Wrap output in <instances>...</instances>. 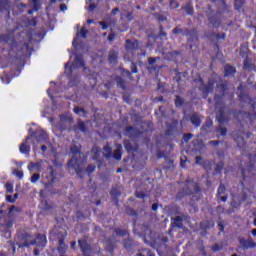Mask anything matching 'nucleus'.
Instances as JSON below:
<instances>
[{
  "mask_svg": "<svg viewBox=\"0 0 256 256\" xmlns=\"http://www.w3.org/2000/svg\"><path fill=\"white\" fill-rule=\"evenodd\" d=\"M0 43H5L6 45H9L10 57H13V53H15L14 59H17L18 61H21V59H23V57H25V55L29 53V42H25L24 44L16 43L13 32L1 35Z\"/></svg>",
  "mask_w": 256,
  "mask_h": 256,
  "instance_id": "1",
  "label": "nucleus"
},
{
  "mask_svg": "<svg viewBox=\"0 0 256 256\" xmlns=\"http://www.w3.org/2000/svg\"><path fill=\"white\" fill-rule=\"evenodd\" d=\"M185 197H190V205L192 207L195 201L201 200L203 194H201V187H199V184H197V182L187 181L185 186L180 189L176 194V201H181V199H185Z\"/></svg>",
  "mask_w": 256,
  "mask_h": 256,
  "instance_id": "2",
  "label": "nucleus"
},
{
  "mask_svg": "<svg viewBox=\"0 0 256 256\" xmlns=\"http://www.w3.org/2000/svg\"><path fill=\"white\" fill-rule=\"evenodd\" d=\"M72 158L68 161L69 169L75 171L76 175L83 179V153L81 152V145H72L70 147Z\"/></svg>",
  "mask_w": 256,
  "mask_h": 256,
  "instance_id": "3",
  "label": "nucleus"
},
{
  "mask_svg": "<svg viewBox=\"0 0 256 256\" xmlns=\"http://www.w3.org/2000/svg\"><path fill=\"white\" fill-rule=\"evenodd\" d=\"M85 62H83V55L76 54L74 59V64L69 66V62L65 64V74L69 77V85L70 87H75L80 81L79 75L73 77V71L77 69V67H83Z\"/></svg>",
  "mask_w": 256,
  "mask_h": 256,
  "instance_id": "4",
  "label": "nucleus"
},
{
  "mask_svg": "<svg viewBox=\"0 0 256 256\" xmlns=\"http://www.w3.org/2000/svg\"><path fill=\"white\" fill-rule=\"evenodd\" d=\"M251 195H253V190L251 188L243 187L242 192L239 195V201L232 199L230 206L232 209H239V207H241V203H245Z\"/></svg>",
  "mask_w": 256,
  "mask_h": 256,
  "instance_id": "5",
  "label": "nucleus"
},
{
  "mask_svg": "<svg viewBox=\"0 0 256 256\" xmlns=\"http://www.w3.org/2000/svg\"><path fill=\"white\" fill-rule=\"evenodd\" d=\"M124 136L128 137L132 141H139L141 137H145V132L139 130V128H135L133 126H127L124 129Z\"/></svg>",
  "mask_w": 256,
  "mask_h": 256,
  "instance_id": "6",
  "label": "nucleus"
},
{
  "mask_svg": "<svg viewBox=\"0 0 256 256\" xmlns=\"http://www.w3.org/2000/svg\"><path fill=\"white\" fill-rule=\"evenodd\" d=\"M58 239L57 251L59 255L67 253V245L65 244V238L67 237V230L61 229L56 233Z\"/></svg>",
  "mask_w": 256,
  "mask_h": 256,
  "instance_id": "7",
  "label": "nucleus"
},
{
  "mask_svg": "<svg viewBox=\"0 0 256 256\" xmlns=\"http://www.w3.org/2000/svg\"><path fill=\"white\" fill-rule=\"evenodd\" d=\"M196 83H200V85L198 86L199 91H201L202 93V97L203 99H207V97H209V93L213 92V81H208L207 84H205V82L203 81V78H199L198 80H194Z\"/></svg>",
  "mask_w": 256,
  "mask_h": 256,
  "instance_id": "8",
  "label": "nucleus"
},
{
  "mask_svg": "<svg viewBox=\"0 0 256 256\" xmlns=\"http://www.w3.org/2000/svg\"><path fill=\"white\" fill-rule=\"evenodd\" d=\"M238 243L242 251H249V249H255L256 247V242L253 241V238L239 237Z\"/></svg>",
  "mask_w": 256,
  "mask_h": 256,
  "instance_id": "9",
  "label": "nucleus"
},
{
  "mask_svg": "<svg viewBox=\"0 0 256 256\" xmlns=\"http://www.w3.org/2000/svg\"><path fill=\"white\" fill-rule=\"evenodd\" d=\"M234 117L237 118L238 121H241V117L244 121H250V123H253L255 121V114H251L249 112L245 111H238V112H232Z\"/></svg>",
  "mask_w": 256,
  "mask_h": 256,
  "instance_id": "10",
  "label": "nucleus"
},
{
  "mask_svg": "<svg viewBox=\"0 0 256 256\" xmlns=\"http://www.w3.org/2000/svg\"><path fill=\"white\" fill-rule=\"evenodd\" d=\"M122 245L124 247V249H126V251H128V253H133L135 251V249H137V241L133 240V238L128 237L125 238L122 241Z\"/></svg>",
  "mask_w": 256,
  "mask_h": 256,
  "instance_id": "11",
  "label": "nucleus"
},
{
  "mask_svg": "<svg viewBox=\"0 0 256 256\" xmlns=\"http://www.w3.org/2000/svg\"><path fill=\"white\" fill-rule=\"evenodd\" d=\"M233 140L235 141L237 147L240 149H245V138L243 137V132L241 131H234L232 133Z\"/></svg>",
  "mask_w": 256,
  "mask_h": 256,
  "instance_id": "12",
  "label": "nucleus"
},
{
  "mask_svg": "<svg viewBox=\"0 0 256 256\" xmlns=\"http://www.w3.org/2000/svg\"><path fill=\"white\" fill-rule=\"evenodd\" d=\"M213 227H215V222H213V220H204L200 223V235L202 237L207 236V231H209V229H213Z\"/></svg>",
  "mask_w": 256,
  "mask_h": 256,
  "instance_id": "13",
  "label": "nucleus"
},
{
  "mask_svg": "<svg viewBox=\"0 0 256 256\" xmlns=\"http://www.w3.org/2000/svg\"><path fill=\"white\" fill-rule=\"evenodd\" d=\"M78 246L81 249L83 256H91V245L85 239L78 240Z\"/></svg>",
  "mask_w": 256,
  "mask_h": 256,
  "instance_id": "14",
  "label": "nucleus"
},
{
  "mask_svg": "<svg viewBox=\"0 0 256 256\" xmlns=\"http://www.w3.org/2000/svg\"><path fill=\"white\" fill-rule=\"evenodd\" d=\"M30 245H36L37 247H41V249H44V247L47 246V236L44 234H38L36 236V239L32 240Z\"/></svg>",
  "mask_w": 256,
  "mask_h": 256,
  "instance_id": "15",
  "label": "nucleus"
},
{
  "mask_svg": "<svg viewBox=\"0 0 256 256\" xmlns=\"http://www.w3.org/2000/svg\"><path fill=\"white\" fill-rule=\"evenodd\" d=\"M239 101L241 103L251 105L253 109L255 108V99L251 98V96H249V94L245 93L244 91L240 92Z\"/></svg>",
  "mask_w": 256,
  "mask_h": 256,
  "instance_id": "16",
  "label": "nucleus"
},
{
  "mask_svg": "<svg viewBox=\"0 0 256 256\" xmlns=\"http://www.w3.org/2000/svg\"><path fill=\"white\" fill-rule=\"evenodd\" d=\"M33 137V134L30 136H27V138L25 139L24 142H22L20 144V153H22L23 155H29L30 151H31V146L28 143V141Z\"/></svg>",
  "mask_w": 256,
  "mask_h": 256,
  "instance_id": "17",
  "label": "nucleus"
},
{
  "mask_svg": "<svg viewBox=\"0 0 256 256\" xmlns=\"http://www.w3.org/2000/svg\"><path fill=\"white\" fill-rule=\"evenodd\" d=\"M182 36L188 37L189 42L195 41V39H197V30L195 29L189 30V28H184L182 32Z\"/></svg>",
  "mask_w": 256,
  "mask_h": 256,
  "instance_id": "18",
  "label": "nucleus"
},
{
  "mask_svg": "<svg viewBox=\"0 0 256 256\" xmlns=\"http://www.w3.org/2000/svg\"><path fill=\"white\" fill-rule=\"evenodd\" d=\"M216 121L219 123V125H224V123L229 122V118L225 116V108H220L217 115H216Z\"/></svg>",
  "mask_w": 256,
  "mask_h": 256,
  "instance_id": "19",
  "label": "nucleus"
},
{
  "mask_svg": "<svg viewBox=\"0 0 256 256\" xmlns=\"http://www.w3.org/2000/svg\"><path fill=\"white\" fill-rule=\"evenodd\" d=\"M190 123H192L193 127L198 129V127H201V115L199 113H193L189 118Z\"/></svg>",
  "mask_w": 256,
  "mask_h": 256,
  "instance_id": "20",
  "label": "nucleus"
},
{
  "mask_svg": "<svg viewBox=\"0 0 256 256\" xmlns=\"http://www.w3.org/2000/svg\"><path fill=\"white\" fill-rule=\"evenodd\" d=\"M110 194L113 203H115V205H119V197H121V190H119V188H112Z\"/></svg>",
  "mask_w": 256,
  "mask_h": 256,
  "instance_id": "21",
  "label": "nucleus"
},
{
  "mask_svg": "<svg viewBox=\"0 0 256 256\" xmlns=\"http://www.w3.org/2000/svg\"><path fill=\"white\" fill-rule=\"evenodd\" d=\"M124 148L128 153H131L133 151H137L139 146L137 144L131 143L129 140H124Z\"/></svg>",
  "mask_w": 256,
  "mask_h": 256,
  "instance_id": "22",
  "label": "nucleus"
},
{
  "mask_svg": "<svg viewBox=\"0 0 256 256\" xmlns=\"http://www.w3.org/2000/svg\"><path fill=\"white\" fill-rule=\"evenodd\" d=\"M121 151H123V146L121 144H117L116 149L114 150V153H113V158L116 161H121L123 157V153Z\"/></svg>",
  "mask_w": 256,
  "mask_h": 256,
  "instance_id": "23",
  "label": "nucleus"
},
{
  "mask_svg": "<svg viewBox=\"0 0 256 256\" xmlns=\"http://www.w3.org/2000/svg\"><path fill=\"white\" fill-rule=\"evenodd\" d=\"M208 21L216 29L221 27V19H219V17H217V15H210V16H208Z\"/></svg>",
  "mask_w": 256,
  "mask_h": 256,
  "instance_id": "24",
  "label": "nucleus"
},
{
  "mask_svg": "<svg viewBox=\"0 0 256 256\" xmlns=\"http://www.w3.org/2000/svg\"><path fill=\"white\" fill-rule=\"evenodd\" d=\"M73 129L76 133L78 131H81V133H87V125H85V122H83L82 120H78L77 125H75Z\"/></svg>",
  "mask_w": 256,
  "mask_h": 256,
  "instance_id": "25",
  "label": "nucleus"
},
{
  "mask_svg": "<svg viewBox=\"0 0 256 256\" xmlns=\"http://www.w3.org/2000/svg\"><path fill=\"white\" fill-rule=\"evenodd\" d=\"M237 72V70H235V67L227 64L224 67V77H233V75H235V73Z\"/></svg>",
  "mask_w": 256,
  "mask_h": 256,
  "instance_id": "26",
  "label": "nucleus"
},
{
  "mask_svg": "<svg viewBox=\"0 0 256 256\" xmlns=\"http://www.w3.org/2000/svg\"><path fill=\"white\" fill-rule=\"evenodd\" d=\"M171 227H177L178 229H183V218L181 216H176L172 219Z\"/></svg>",
  "mask_w": 256,
  "mask_h": 256,
  "instance_id": "27",
  "label": "nucleus"
},
{
  "mask_svg": "<svg viewBox=\"0 0 256 256\" xmlns=\"http://www.w3.org/2000/svg\"><path fill=\"white\" fill-rule=\"evenodd\" d=\"M182 11H185L187 15H193L195 12L193 9V3L188 2L181 7Z\"/></svg>",
  "mask_w": 256,
  "mask_h": 256,
  "instance_id": "28",
  "label": "nucleus"
},
{
  "mask_svg": "<svg viewBox=\"0 0 256 256\" xmlns=\"http://www.w3.org/2000/svg\"><path fill=\"white\" fill-rule=\"evenodd\" d=\"M126 215H129V217H135V219H133V223L134 225L137 223V217H139V214L137 211H135V209L126 207Z\"/></svg>",
  "mask_w": 256,
  "mask_h": 256,
  "instance_id": "29",
  "label": "nucleus"
},
{
  "mask_svg": "<svg viewBox=\"0 0 256 256\" xmlns=\"http://www.w3.org/2000/svg\"><path fill=\"white\" fill-rule=\"evenodd\" d=\"M115 81H116V85H117V87H119V89H122L123 91H125L127 89L126 81H125V79L121 78V76H117L115 78Z\"/></svg>",
  "mask_w": 256,
  "mask_h": 256,
  "instance_id": "30",
  "label": "nucleus"
},
{
  "mask_svg": "<svg viewBox=\"0 0 256 256\" xmlns=\"http://www.w3.org/2000/svg\"><path fill=\"white\" fill-rule=\"evenodd\" d=\"M117 57H118L117 52H115V50H111L108 55V62L112 65L117 64Z\"/></svg>",
  "mask_w": 256,
  "mask_h": 256,
  "instance_id": "31",
  "label": "nucleus"
},
{
  "mask_svg": "<svg viewBox=\"0 0 256 256\" xmlns=\"http://www.w3.org/2000/svg\"><path fill=\"white\" fill-rule=\"evenodd\" d=\"M213 127V120L208 119L205 121V123L201 127V131L203 133H209V129Z\"/></svg>",
  "mask_w": 256,
  "mask_h": 256,
  "instance_id": "32",
  "label": "nucleus"
},
{
  "mask_svg": "<svg viewBox=\"0 0 256 256\" xmlns=\"http://www.w3.org/2000/svg\"><path fill=\"white\" fill-rule=\"evenodd\" d=\"M11 7V4L9 3V0H2L0 1V12L3 13L4 11H7L9 15V8Z\"/></svg>",
  "mask_w": 256,
  "mask_h": 256,
  "instance_id": "33",
  "label": "nucleus"
},
{
  "mask_svg": "<svg viewBox=\"0 0 256 256\" xmlns=\"http://www.w3.org/2000/svg\"><path fill=\"white\" fill-rule=\"evenodd\" d=\"M135 197H137V199H145V197H149V192L141 188H138L136 189Z\"/></svg>",
  "mask_w": 256,
  "mask_h": 256,
  "instance_id": "34",
  "label": "nucleus"
},
{
  "mask_svg": "<svg viewBox=\"0 0 256 256\" xmlns=\"http://www.w3.org/2000/svg\"><path fill=\"white\" fill-rule=\"evenodd\" d=\"M137 41H131L129 39L126 40V50L127 51H135L137 49Z\"/></svg>",
  "mask_w": 256,
  "mask_h": 256,
  "instance_id": "35",
  "label": "nucleus"
},
{
  "mask_svg": "<svg viewBox=\"0 0 256 256\" xmlns=\"http://www.w3.org/2000/svg\"><path fill=\"white\" fill-rule=\"evenodd\" d=\"M114 233L115 235H117L118 237H127L129 236V232L125 229H121L119 227L114 228Z\"/></svg>",
  "mask_w": 256,
  "mask_h": 256,
  "instance_id": "36",
  "label": "nucleus"
},
{
  "mask_svg": "<svg viewBox=\"0 0 256 256\" xmlns=\"http://www.w3.org/2000/svg\"><path fill=\"white\" fill-rule=\"evenodd\" d=\"M73 111L76 115H80V117H87V111L79 106L74 107Z\"/></svg>",
  "mask_w": 256,
  "mask_h": 256,
  "instance_id": "37",
  "label": "nucleus"
},
{
  "mask_svg": "<svg viewBox=\"0 0 256 256\" xmlns=\"http://www.w3.org/2000/svg\"><path fill=\"white\" fill-rule=\"evenodd\" d=\"M103 155L106 159H111V156L113 155V151L111 150V147L104 146L103 147Z\"/></svg>",
  "mask_w": 256,
  "mask_h": 256,
  "instance_id": "38",
  "label": "nucleus"
},
{
  "mask_svg": "<svg viewBox=\"0 0 256 256\" xmlns=\"http://www.w3.org/2000/svg\"><path fill=\"white\" fill-rule=\"evenodd\" d=\"M46 139H49V136H47V132L41 130L38 134L37 142L41 143V141H45Z\"/></svg>",
  "mask_w": 256,
  "mask_h": 256,
  "instance_id": "39",
  "label": "nucleus"
},
{
  "mask_svg": "<svg viewBox=\"0 0 256 256\" xmlns=\"http://www.w3.org/2000/svg\"><path fill=\"white\" fill-rule=\"evenodd\" d=\"M137 256H155V253H153L150 249L143 248L141 252L137 254Z\"/></svg>",
  "mask_w": 256,
  "mask_h": 256,
  "instance_id": "40",
  "label": "nucleus"
},
{
  "mask_svg": "<svg viewBox=\"0 0 256 256\" xmlns=\"http://www.w3.org/2000/svg\"><path fill=\"white\" fill-rule=\"evenodd\" d=\"M227 128L221 126V124L216 128V133H219L221 135V137H225L227 136Z\"/></svg>",
  "mask_w": 256,
  "mask_h": 256,
  "instance_id": "41",
  "label": "nucleus"
},
{
  "mask_svg": "<svg viewBox=\"0 0 256 256\" xmlns=\"http://www.w3.org/2000/svg\"><path fill=\"white\" fill-rule=\"evenodd\" d=\"M244 69L246 71H252L253 70V63H251V60H249V58H246L244 60Z\"/></svg>",
  "mask_w": 256,
  "mask_h": 256,
  "instance_id": "42",
  "label": "nucleus"
},
{
  "mask_svg": "<svg viewBox=\"0 0 256 256\" xmlns=\"http://www.w3.org/2000/svg\"><path fill=\"white\" fill-rule=\"evenodd\" d=\"M225 191H227V188H225V185L220 184L217 189L216 197L219 198L220 195H225Z\"/></svg>",
  "mask_w": 256,
  "mask_h": 256,
  "instance_id": "43",
  "label": "nucleus"
},
{
  "mask_svg": "<svg viewBox=\"0 0 256 256\" xmlns=\"http://www.w3.org/2000/svg\"><path fill=\"white\" fill-rule=\"evenodd\" d=\"M217 89L219 90L220 96L225 97V91H227V86L225 84H218Z\"/></svg>",
  "mask_w": 256,
  "mask_h": 256,
  "instance_id": "44",
  "label": "nucleus"
},
{
  "mask_svg": "<svg viewBox=\"0 0 256 256\" xmlns=\"http://www.w3.org/2000/svg\"><path fill=\"white\" fill-rule=\"evenodd\" d=\"M120 72H121V75L123 77H128V79H130V80L133 79L131 71H129V70L125 69V68H120Z\"/></svg>",
  "mask_w": 256,
  "mask_h": 256,
  "instance_id": "45",
  "label": "nucleus"
},
{
  "mask_svg": "<svg viewBox=\"0 0 256 256\" xmlns=\"http://www.w3.org/2000/svg\"><path fill=\"white\" fill-rule=\"evenodd\" d=\"M214 103H215V105H217V107H221V105H223V96L215 95L214 96Z\"/></svg>",
  "mask_w": 256,
  "mask_h": 256,
  "instance_id": "46",
  "label": "nucleus"
},
{
  "mask_svg": "<svg viewBox=\"0 0 256 256\" xmlns=\"http://www.w3.org/2000/svg\"><path fill=\"white\" fill-rule=\"evenodd\" d=\"M50 175H51V177H52L51 182L45 184V189H47L48 191H51V190L49 189V187H51L53 181H55V171H53V168H52V167H51Z\"/></svg>",
  "mask_w": 256,
  "mask_h": 256,
  "instance_id": "47",
  "label": "nucleus"
},
{
  "mask_svg": "<svg viewBox=\"0 0 256 256\" xmlns=\"http://www.w3.org/2000/svg\"><path fill=\"white\" fill-rule=\"evenodd\" d=\"M243 5H245V0H235L234 9L239 11Z\"/></svg>",
  "mask_w": 256,
  "mask_h": 256,
  "instance_id": "48",
  "label": "nucleus"
},
{
  "mask_svg": "<svg viewBox=\"0 0 256 256\" xmlns=\"http://www.w3.org/2000/svg\"><path fill=\"white\" fill-rule=\"evenodd\" d=\"M92 151L94 153L92 159L94 161H99V154L101 153V150H99L97 147H95V148H92Z\"/></svg>",
  "mask_w": 256,
  "mask_h": 256,
  "instance_id": "49",
  "label": "nucleus"
},
{
  "mask_svg": "<svg viewBox=\"0 0 256 256\" xmlns=\"http://www.w3.org/2000/svg\"><path fill=\"white\" fill-rule=\"evenodd\" d=\"M130 73L133 74H137L139 73V69L137 68V64H135V62H131L130 64Z\"/></svg>",
  "mask_w": 256,
  "mask_h": 256,
  "instance_id": "50",
  "label": "nucleus"
},
{
  "mask_svg": "<svg viewBox=\"0 0 256 256\" xmlns=\"http://www.w3.org/2000/svg\"><path fill=\"white\" fill-rule=\"evenodd\" d=\"M183 103H185V100H183V98H181L180 96H176V99H175L176 107H183Z\"/></svg>",
  "mask_w": 256,
  "mask_h": 256,
  "instance_id": "51",
  "label": "nucleus"
},
{
  "mask_svg": "<svg viewBox=\"0 0 256 256\" xmlns=\"http://www.w3.org/2000/svg\"><path fill=\"white\" fill-rule=\"evenodd\" d=\"M158 241H161V243H169V237L165 234L158 235Z\"/></svg>",
  "mask_w": 256,
  "mask_h": 256,
  "instance_id": "52",
  "label": "nucleus"
},
{
  "mask_svg": "<svg viewBox=\"0 0 256 256\" xmlns=\"http://www.w3.org/2000/svg\"><path fill=\"white\" fill-rule=\"evenodd\" d=\"M223 167H225V163H223V161L218 162L215 168L216 173H221V171H223Z\"/></svg>",
  "mask_w": 256,
  "mask_h": 256,
  "instance_id": "53",
  "label": "nucleus"
},
{
  "mask_svg": "<svg viewBox=\"0 0 256 256\" xmlns=\"http://www.w3.org/2000/svg\"><path fill=\"white\" fill-rule=\"evenodd\" d=\"M96 168H97V167H96L95 165L90 164V165H88L87 168H86V173H87L88 175H91V173H95V169H96Z\"/></svg>",
  "mask_w": 256,
  "mask_h": 256,
  "instance_id": "54",
  "label": "nucleus"
},
{
  "mask_svg": "<svg viewBox=\"0 0 256 256\" xmlns=\"http://www.w3.org/2000/svg\"><path fill=\"white\" fill-rule=\"evenodd\" d=\"M161 69H163V67L157 65L147 67V71H149V73H153L154 71H161Z\"/></svg>",
  "mask_w": 256,
  "mask_h": 256,
  "instance_id": "55",
  "label": "nucleus"
},
{
  "mask_svg": "<svg viewBox=\"0 0 256 256\" xmlns=\"http://www.w3.org/2000/svg\"><path fill=\"white\" fill-rule=\"evenodd\" d=\"M192 137H193V134L191 133L184 134L182 138L183 143H189Z\"/></svg>",
  "mask_w": 256,
  "mask_h": 256,
  "instance_id": "56",
  "label": "nucleus"
},
{
  "mask_svg": "<svg viewBox=\"0 0 256 256\" xmlns=\"http://www.w3.org/2000/svg\"><path fill=\"white\" fill-rule=\"evenodd\" d=\"M175 133V126H169L166 130V136L171 137Z\"/></svg>",
  "mask_w": 256,
  "mask_h": 256,
  "instance_id": "57",
  "label": "nucleus"
},
{
  "mask_svg": "<svg viewBox=\"0 0 256 256\" xmlns=\"http://www.w3.org/2000/svg\"><path fill=\"white\" fill-rule=\"evenodd\" d=\"M155 17L160 23L167 21V16L163 14H155Z\"/></svg>",
  "mask_w": 256,
  "mask_h": 256,
  "instance_id": "58",
  "label": "nucleus"
},
{
  "mask_svg": "<svg viewBox=\"0 0 256 256\" xmlns=\"http://www.w3.org/2000/svg\"><path fill=\"white\" fill-rule=\"evenodd\" d=\"M39 179H41V175L39 173H35L30 178V181L31 183H36L37 181H39Z\"/></svg>",
  "mask_w": 256,
  "mask_h": 256,
  "instance_id": "59",
  "label": "nucleus"
},
{
  "mask_svg": "<svg viewBox=\"0 0 256 256\" xmlns=\"http://www.w3.org/2000/svg\"><path fill=\"white\" fill-rule=\"evenodd\" d=\"M1 237H4V239H11V231L5 230L1 233Z\"/></svg>",
  "mask_w": 256,
  "mask_h": 256,
  "instance_id": "60",
  "label": "nucleus"
},
{
  "mask_svg": "<svg viewBox=\"0 0 256 256\" xmlns=\"http://www.w3.org/2000/svg\"><path fill=\"white\" fill-rule=\"evenodd\" d=\"M13 175H15L16 177H18V179H23V170H14L13 171Z\"/></svg>",
  "mask_w": 256,
  "mask_h": 256,
  "instance_id": "61",
  "label": "nucleus"
},
{
  "mask_svg": "<svg viewBox=\"0 0 256 256\" xmlns=\"http://www.w3.org/2000/svg\"><path fill=\"white\" fill-rule=\"evenodd\" d=\"M159 57L153 58V57H149L148 58V65L153 66L155 63H157V61H159Z\"/></svg>",
  "mask_w": 256,
  "mask_h": 256,
  "instance_id": "62",
  "label": "nucleus"
},
{
  "mask_svg": "<svg viewBox=\"0 0 256 256\" xmlns=\"http://www.w3.org/2000/svg\"><path fill=\"white\" fill-rule=\"evenodd\" d=\"M163 29H164L163 26L160 25V26H159V31H160V32H159V37H160V38H163V37H164L165 39H167V32H164Z\"/></svg>",
  "mask_w": 256,
  "mask_h": 256,
  "instance_id": "63",
  "label": "nucleus"
},
{
  "mask_svg": "<svg viewBox=\"0 0 256 256\" xmlns=\"http://www.w3.org/2000/svg\"><path fill=\"white\" fill-rule=\"evenodd\" d=\"M5 187H6V192L7 193H13V184L6 183Z\"/></svg>",
  "mask_w": 256,
  "mask_h": 256,
  "instance_id": "64",
  "label": "nucleus"
}]
</instances>
